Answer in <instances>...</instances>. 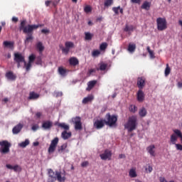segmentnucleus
<instances>
[{
	"label": "nucleus",
	"instance_id": "1",
	"mask_svg": "<svg viewBox=\"0 0 182 182\" xmlns=\"http://www.w3.org/2000/svg\"><path fill=\"white\" fill-rule=\"evenodd\" d=\"M42 25L38 24H28L26 26V20H23L19 26V30L23 31V33H26L27 36L26 37L25 43H29V41L33 40V31L35 29H38V28H41Z\"/></svg>",
	"mask_w": 182,
	"mask_h": 182
},
{
	"label": "nucleus",
	"instance_id": "2",
	"mask_svg": "<svg viewBox=\"0 0 182 182\" xmlns=\"http://www.w3.org/2000/svg\"><path fill=\"white\" fill-rule=\"evenodd\" d=\"M137 127V117L132 115L129 117L127 122L124 124V128L128 129L129 133H132L133 130H136Z\"/></svg>",
	"mask_w": 182,
	"mask_h": 182
},
{
	"label": "nucleus",
	"instance_id": "3",
	"mask_svg": "<svg viewBox=\"0 0 182 182\" xmlns=\"http://www.w3.org/2000/svg\"><path fill=\"white\" fill-rule=\"evenodd\" d=\"M104 122L107 126H109V127H116L117 123V116L114 114L111 115L110 113H107L105 115V119H104Z\"/></svg>",
	"mask_w": 182,
	"mask_h": 182
},
{
	"label": "nucleus",
	"instance_id": "4",
	"mask_svg": "<svg viewBox=\"0 0 182 182\" xmlns=\"http://www.w3.org/2000/svg\"><path fill=\"white\" fill-rule=\"evenodd\" d=\"M12 144L11 142L3 140L0 141V153L1 154H8L11 151Z\"/></svg>",
	"mask_w": 182,
	"mask_h": 182
},
{
	"label": "nucleus",
	"instance_id": "5",
	"mask_svg": "<svg viewBox=\"0 0 182 182\" xmlns=\"http://www.w3.org/2000/svg\"><path fill=\"white\" fill-rule=\"evenodd\" d=\"M14 60L16 63H17V68H21V63H24L26 65V60H25V56L22 55L21 53H14Z\"/></svg>",
	"mask_w": 182,
	"mask_h": 182
},
{
	"label": "nucleus",
	"instance_id": "6",
	"mask_svg": "<svg viewBox=\"0 0 182 182\" xmlns=\"http://www.w3.org/2000/svg\"><path fill=\"white\" fill-rule=\"evenodd\" d=\"M156 24L158 31H166L167 20H166V18L159 17L156 19Z\"/></svg>",
	"mask_w": 182,
	"mask_h": 182
},
{
	"label": "nucleus",
	"instance_id": "7",
	"mask_svg": "<svg viewBox=\"0 0 182 182\" xmlns=\"http://www.w3.org/2000/svg\"><path fill=\"white\" fill-rule=\"evenodd\" d=\"M65 47L60 46V48L61 49L63 53L68 55L69 52H70V49L75 48V43H73L72 41H67L65 43Z\"/></svg>",
	"mask_w": 182,
	"mask_h": 182
},
{
	"label": "nucleus",
	"instance_id": "8",
	"mask_svg": "<svg viewBox=\"0 0 182 182\" xmlns=\"http://www.w3.org/2000/svg\"><path fill=\"white\" fill-rule=\"evenodd\" d=\"M59 144V138L55 137L54 138L50 144V146L48 147V151L49 154H52L55 153V150H56V148L58 147V144Z\"/></svg>",
	"mask_w": 182,
	"mask_h": 182
},
{
	"label": "nucleus",
	"instance_id": "9",
	"mask_svg": "<svg viewBox=\"0 0 182 182\" xmlns=\"http://www.w3.org/2000/svg\"><path fill=\"white\" fill-rule=\"evenodd\" d=\"M35 59H36V55H35L34 54H31V55H29L28 63H26V64L24 65L26 72H29V70H31V68H32V63L35 62Z\"/></svg>",
	"mask_w": 182,
	"mask_h": 182
},
{
	"label": "nucleus",
	"instance_id": "10",
	"mask_svg": "<svg viewBox=\"0 0 182 182\" xmlns=\"http://www.w3.org/2000/svg\"><path fill=\"white\" fill-rule=\"evenodd\" d=\"M101 160H112V151L105 149L104 153L100 155Z\"/></svg>",
	"mask_w": 182,
	"mask_h": 182
},
{
	"label": "nucleus",
	"instance_id": "11",
	"mask_svg": "<svg viewBox=\"0 0 182 182\" xmlns=\"http://www.w3.org/2000/svg\"><path fill=\"white\" fill-rule=\"evenodd\" d=\"M105 119H97L95 120V122H94V127L95 129H97V130H100V129H103V127H105Z\"/></svg>",
	"mask_w": 182,
	"mask_h": 182
},
{
	"label": "nucleus",
	"instance_id": "12",
	"mask_svg": "<svg viewBox=\"0 0 182 182\" xmlns=\"http://www.w3.org/2000/svg\"><path fill=\"white\" fill-rule=\"evenodd\" d=\"M136 85L139 90H141L142 89H144V86H146V78L144 77H139L137 78Z\"/></svg>",
	"mask_w": 182,
	"mask_h": 182
},
{
	"label": "nucleus",
	"instance_id": "13",
	"mask_svg": "<svg viewBox=\"0 0 182 182\" xmlns=\"http://www.w3.org/2000/svg\"><path fill=\"white\" fill-rule=\"evenodd\" d=\"M48 178L47 182H55L56 181V172L53 171L52 169H48Z\"/></svg>",
	"mask_w": 182,
	"mask_h": 182
},
{
	"label": "nucleus",
	"instance_id": "14",
	"mask_svg": "<svg viewBox=\"0 0 182 182\" xmlns=\"http://www.w3.org/2000/svg\"><path fill=\"white\" fill-rule=\"evenodd\" d=\"M74 122H75V130H82V122L81 118L80 117H76L74 118Z\"/></svg>",
	"mask_w": 182,
	"mask_h": 182
},
{
	"label": "nucleus",
	"instance_id": "15",
	"mask_svg": "<svg viewBox=\"0 0 182 182\" xmlns=\"http://www.w3.org/2000/svg\"><path fill=\"white\" fill-rule=\"evenodd\" d=\"M53 127V122L49 120L44 121L41 125V127L44 130H50V129H52Z\"/></svg>",
	"mask_w": 182,
	"mask_h": 182
},
{
	"label": "nucleus",
	"instance_id": "16",
	"mask_svg": "<svg viewBox=\"0 0 182 182\" xmlns=\"http://www.w3.org/2000/svg\"><path fill=\"white\" fill-rule=\"evenodd\" d=\"M147 152L151 156V157H156V146L150 145L146 148Z\"/></svg>",
	"mask_w": 182,
	"mask_h": 182
},
{
	"label": "nucleus",
	"instance_id": "17",
	"mask_svg": "<svg viewBox=\"0 0 182 182\" xmlns=\"http://www.w3.org/2000/svg\"><path fill=\"white\" fill-rule=\"evenodd\" d=\"M56 180L59 182H65L66 181V177L64 176H62V172L55 171Z\"/></svg>",
	"mask_w": 182,
	"mask_h": 182
},
{
	"label": "nucleus",
	"instance_id": "18",
	"mask_svg": "<svg viewBox=\"0 0 182 182\" xmlns=\"http://www.w3.org/2000/svg\"><path fill=\"white\" fill-rule=\"evenodd\" d=\"M137 100L139 102L144 101V92L141 90H139L136 94Z\"/></svg>",
	"mask_w": 182,
	"mask_h": 182
},
{
	"label": "nucleus",
	"instance_id": "19",
	"mask_svg": "<svg viewBox=\"0 0 182 182\" xmlns=\"http://www.w3.org/2000/svg\"><path fill=\"white\" fill-rule=\"evenodd\" d=\"M6 168H9V170H14V171H21L22 168L18 165H15L13 166L11 164H6Z\"/></svg>",
	"mask_w": 182,
	"mask_h": 182
},
{
	"label": "nucleus",
	"instance_id": "20",
	"mask_svg": "<svg viewBox=\"0 0 182 182\" xmlns=\"http://www.w3.org/2000/svg\"><path fill=\"white\" fill-rule=\"evenodd\" d=\"M22 127H23V126L21 124H18L15 126L12 130L13 134H18V133H20L22 130Z\"/></svg>",
	"mask_w": 182,
	"mask_h": 182
},
{
	"label": "nucleus",
	"instance_id": "21",
	"mask_svg": "<svg viewBox=\"0 0 182 182\" xmlns=\"http://www.w3.org/2000/svg\"><path fill=\"white\" fill-rule=\"evenodd\" d=\"M6 77L9 80H16V75L14 74V72L12 71H9L6 73Z\"/></svg>",
	"mask_w": 182,
	"mask_h": 182
},
{
	"label": "nucleus",
	"instance_id": "22",
	"mask_svg": "<svg viewBox=\"0 0 182 182\" xmlns=\"http://www.w3.org/2000/svg\"><path fill=\"white\" fill-rule=\"evenodd\" d=\"M36 99H39V95L35 92H31L28 100H36Z\"/></svg>",
	"mask_w": 182,
	"mask_h": 182
},
{
	"label": "nucleus",
	"instance_id": "23",
	"mask_svg": "<svg viewBox=\"0 0 182 182\" xmlns=\"http://www.w3.org/2000/svg\"><path fill=\"white\" fill-rule=\"evenodd\" d=\"M61 137L63 140H68L72 137V132H68L67 131H63L61 134Z\"/></svg>",
	"mask_w": 182,
	"mask_h": 182
},
{
	"label": "nucleus",
	"instance_id": "24",
	"mask_svg": "<svg viewBox=\"0 0 182 182\" xmlns=\"http://www.w3.org/2000/svg\"><path fill=\"white\" fill-rule=\"evenodd\" d=\"M93 99H95V97L92 95H90L85 97L82 100V105H87V103L92 102L93 100Z\"/></svg>",
	"mask_w": 182,
	"mask_h": 182
},
{
	"label": "nucleus",
	"instance_id": "25",
	"mask_svg": "<svg viewBox=\"0 0 182 182\" xmlns=\"http://www.w3.org/2000/svg\"><path fill=\"white\" fill-rule=\"evenodd\" d=\"M36 48L38 50L39 53H42V52L45 50V46H43V44L41 41L36 43Z\"/></svg>",
	"mask_w": 182,
	"mask_h": 182
},
{
	"label": "nucleus",
	"instance_id": "26",
	"mask_svg": "<svg viewBox=\"0 0 182 182\" xmlns=\"http://www.w3.org/2000/svg\"><path fill=\"white\" fill-rule=\"evenodd\" d=\"M69 63L71 66H77V65H79V60L75 57L70 58L69 59Z\"/></svg>",
	"mask_w": 182,
	"mask_h": 182
},
{
	"label": "nucleus",
	"instance_id": "27",
	"mask_svg": "<svg viewBox=\"0 0 182 182\" xmlns=\"http://www.w3.org/2000/svg\"><path fill=\"white\" fill-rule=\"evenodd\" d=\"M150 6H151V2H149L147 1H144L141 5V9H145V11H149Z\"/></svg>",
	"mask_w": 182,
	"mask_h": 182
},
{
	"label": "nucleus",
	"instance_id": "28",
	"mask_svg": "<svg viewBox=\"0 0 182 182\" xmlns=\"http://www.w3.org/2000/svg\"><path fill=\"white\" fill-rule=\"evenodd\" d=\"M97 83V80H92L88 82L87 90H92L95 87V85Z\"/></svg>",
	"mask_w": 182,
	"mask_h": 182
},
{
	"label": "nucleus",
	"instance_id": "29",
	"mask_svg": "<svg viewBox=\"0 0 182 182\" xmlns=\"http://www.w3.org/2000/svg\"><path fill=\"white\" fill-rule=\"evenodd\" d=\"M68 149V144H63V145L58 146V153L62 154L63 151H65Z\"/></svg>",
	"mask_w": 182,
	"mask_h": 182
},
{
	"label": "nucleus",
	"instance_id": "30",
	"mask_svg": "<svg viewBox=\"0 0 182 182\" xmlns=\"http://www.w3.org/2000/svg\"><path fill=\"white\" fill-rule=\"evenodd\" d=\"M134 31V26L133 25L126 24L124 28V32H133Z\"/></svg>",
	"mask_w": 182,
	"mask_h": 182
},
{
	"label": "nucleus",
	"instance_id": "31",
	"mask_svg": "<svg viewBox=\"0 0 182 182\" xmlns=\"http://www.w3.org/2000/svg\"><path fill=\"white\" fill-rule=\"evenodd\" d=\"M129 176L131 177V178H135V177H137V173L136 172V168H132L129 170Z\"/></svg>",
	"mask_w": 182,
	"mask_h": 182
},
{
	"label": "nucleus",
	"instance_id": "32",
	"mask_svg": "<svg viewBox=\"0 0 182 182\" xmlns=\"http://www.w3.org/2000/svg\"><path fill=\"white\" fill-rule=\"evenodd\" d=\"M177 139H178V136H177V134H172L171 135L170 141L171 144H176V141H177Z\"/></svg>",
	"mask_w": 182,
	"mask_h": 182
},
{
	"label": "nucleus",
	"instance_id": "33",
	"mask_svg": "<svg viewBox=\"0 0 182 182\" xmlns=\"http://www.w3.org/2000/svg\"><path fill=\"white\" fill-rule=\"evenodd\" d=\"M139 114L140 117H146V116H147V109H146L144 107H142L141 109H139Z\"/></svg>",
	"mask_w": 182,
	"mask_h": 182
},
{
	"label": "nucleus",
	"instance_id": "34",
	"mask_svg": "<svg viewBox=\"0 0 182 182\" xmlns=\"http://www.w3.org/2000/svg\"><path fill=\"white\" fill-rule=\"evenodd\" d=\"M58 127L63 129L65 132H66V130H69V129H70L69 125L66 124V123H65V122L58 123Z\"/></svg>",
	"mask_w": 182,
	"mask_h": 182
},
{
	"label": "nucleus",
	"instance_id": "35",
	"mask_svg": "<svg viewBox=\"0 0 182 182\" xmlns=\"http://www.w3.org/2000/svg\"><path fill=\"white\" fill-rule=\"evenodd\" d=\"M3 45L5 48H9L10 49L14 48V43L11 41H4Z\"/></svg>",
	"mask_w": 182,
	"mask_h": 182
},
{
	"label": "nucleus",
	"instance_id": "36",
	"mask_svg": "<svg viewBox=\"0 0 182 182\" xmlns=\"http://www.w3.org/2000/svg\"><path fill=\"white\" fill-rule=\"evenodd\" d=\"M128 50H129V52H131V53H133V52H134V50H136V44L129 43L128 46Z\"/></svg>",
	"mask_w": 182,
	"mask_h": 182
},
{
	"label": "nucleus",
	"instance_id": "37",
	"mask_svg": "<svg viewBox=\"0 0 182 182\" xmlns=\"http://www.w3.org/2000/svg\"><path fill=\"white\" fill-rule=\"evenodd\" d=\"M146 50H147L148 53H149L151 59H154V58H156V56L154 55V52L153 50H151V49H150V46H148L146 48Z\"/></svg>",
	"mask_w": 182,
	"mask_h": 182
},
{
	"label": "nucleus",
	"instance_id": "38",
	"mask_svg": "<svg viewBox=\"0 0 182 182\" xmlns=\"http://www.w3.org/2000/svg\"><path fill=\"white\" fill-rule=\"evenodd\" d=\"M107 46H109V45L106 42L101 43L100 46V50H106V49H107Z\"/></svg>",
	"mask_w": 182,
	"mask_h": 182
},
{
	"label": "nucleus",
	"instance_id": "39",
	"mask_svg": "<svg viewBox=\"0 0 182 182\" xmlns=\"http://www.w3.org/2000/svg\"><path fill=\"white\" fill-rule=\"evenodd\" d=\"M105 69H107V64L102 63L100 64V68H97V70H105Z\"/></svg>",
	"mask_w": 182,
	"mask_h": 182
},
{
	"label": "nucleus",
	"instance_id": "40",
	"mask_svg": "<svg viewBox=\"0 0 182 182\" xmlns=\"http://www.w3.org/2000/svg\"><path fill=\"white\" fill-rule=\"evenodd\" d=\"M129 112H131V113H136L137 112V107H136V105H130L129 106Z\"/></svg>",
	"mask_w": 182,
	"mask_h": 182
},
{
	"label": "nucleus",
	"instance_id": "41",
	"mask_svg": "<svg viewBox=\"0 0 182 182\" xmlns=\"http://www.w3.org/2000/svg\"><path fill=\"white\" fill-rule=\"evenodd\" d=\"M58 73L61 75V76H65L66 75V69L59 67Z\"/></svg>",
	"mask_w": 182,
	"mask_h": 182
},
{
	"label": "nucleus",
	"instance_id": "42",
	"mask_svg": "<svg viewBox=\"0 0 182 182\" xmlns=\"http://www.w3.org/2000/svg\"><path fill=\"white\" fill-rule=\"evenodd\" d=\"M173 133L178 136V137H180L181 141H182V133L181 131L179 129H174Z\"/></svg>",
	"mask_w": 182,
	"mask_h": 182
},
{
	"label": "nucleus",
	"instance_id": "43",
	"mask_svg": "<svg viewBox=\"0 0 182 182\" xmlns=\"http://www.w3.org/2000/svg\"><path fill=\"white\" fill-rule=\"evenodd\" d=\"M28 144H29V140L26 139L25 141L20 143L19 146H20V147L25 148V147H26V146H28Z\"/></svg>",
	"mask_w": 182,
	"mask_h": 182
},
{
	"label": "nucleus",
	"instance_id": "44",
	"mask_svg": "<svg viewBox=\"0 0 182 182\" xmlns=\"http://www.w3.org/2000/svg\"><path fill=\"white\" fill-rule=\"evenodd\" d=\"M105 7L112 6L113 5V0H106L104 3Z\"/></svg>",
	"mask_w": 182,
	"mask_h": 182
},
{
	"label": "nucleus",
	"instance_id": "45",
	"mask_svg": "<svg viewBox=\"0 0 182 182\" xmlns=\"http://www.w3.org/2000/svg\"><path fill=\"white\" fill-rule=\"evenodd\" d=\"M171 72V68L168 66V64H166V68L165 69V76H168Z\"/></svg>",
	"mask_w": 182,
	"mask_h": 182
},
{
	"label": "nucleus",
	"instance_id": "46",
	"mask_svg": "<svg viewBox=\"0 0 182 182\" xmlns=\"http://www.w3.org/2000/svg\"><path fill=\"white\" fill-rule=\"evenodd\" d=\"M36 65L42 66V58L41 56L36 58Z\"/></svg>",
	"mask_w": 182,
	"mask_h": 182
},
{
	"label": "nucleus",
	"instance_id": "47",
	"mask_svg": "<svg viewBox=\"0 0 182 182\" xmlns=\"http://www.w3.org/2000/svg\"><path fill=\"white\" fill-rule=\"evenodd\" d=\"M92 38H93V35L90 33H85V40L86 41H92Z\"/></svg>",
	"mask_w": 182,
	"mask_h": 182
},
{
	"label": "nucleus",
	"instance_id": "48",
	"mask_svg": "<svg viewBox=\"0 0 182 182\" xmlns=\"http://www.w3.org/2000/svg\"><path fill=\"white\" fill-rule=\"evenodd\" d=\"M92 55L94 58H96V56H99V55H100V51L99 50H93Z\"/></svg>",
	"mask_w": 182,
	"mask_h": 182
},
{
	"label": "nucleus",
	"instance_id": "49",
	"mask_svg": "<svg viewBox=\"0 0 182 182\" xmlns=\"http://www.w3.org/2000/svg\"><path fill=\"white\" fill-rule=\"evenodd\" d=\"M59 2H60V0H54L51 2L53 8H56L58 5H59Z\"/></svg>",
	"mask_w": 182,
	"mask_h": 182
},
{
	"label": "nucleus",
	"instance_id": "50",
	"mask_svg": "<svg viewBox=\"0 0 182 182\" xmlns=\"http://www.w3.org/2000/svg\"><path fill=\"white\" fill-rule=\"evenodd\" d=\"M84 11L86 14H89V12H92V7L90 6H87L84 8Z\"/></svg>",
	"mask_w": 182,
	"mask_h": 182
},
{
	"label": "nucleus",
	"instance_id": "51",
	"mask_svg": "<svg viewBox=\"0 0 182 182\" xmlns=\"http://www.w3.org/2000/svg\"><path fill=\"white\" fill-rule=\"evenodd\" d=\"M119 9H120V6H119L117 7H113L112 8V11H113V12H114L115 15H119Z\"/></svg>",
	"mask_w": 182,
	"mask_h": 182
},
{
	"label": "nucleus",
	"instance_id": "52",
	"mask_svg": "<svg viewBox=\"0 0 182 182\" xmlns=\"http://www.w3.org/2000/svg\"><path fill=\"white\" fill-rule=\"evenodd\" d=\"M96 70H97V69H90L89 70V71L87 72V76H90L92 75V73H96Z\"/></svg>",
	"mask_w": 182,
	"mask_h": 182
},
{
	"label": "nucleus",
	"instance_id": "53",
	"mask_svg": "<svg viewBox=\"0 0 182 182\" xmlns=\"http://www.w3.org/2000/svg\"><path fill=\"white\" fill-rule=\"evenodd\" d=\"M146 173H151L153 171V167L151 166H148L147 168H145Z\"/></svg>",
	"mask_w": 182,
	"mask_h": 182
},
{
	"label": "nucleus",
	"instance_id": "54",
	"mask_svg": "<svg viewBox=\"0 0 182 182\" xmlns=\"http://www.w3.org/2000/svg\"><path fill=\"white\" fill-rule=\"evenodd\" d=\"M176 147V150H180V151H182V145L180 144H175Z\"/></svg>",
	"mask_w": 182,
	"mask_h": 182
},
{
	"label": "nucleus",
	"instance_id": "55",
	"mask_svg": "<svg viewBox=\"0 0 182 182\" xmlns=\"http://www.w3.org/2000/svg\"><path fill=\"white\" fill-rule=\"evenodd\" d=\"M87 166H89V161H83L81 164L82 167H87Z\"/></svg>",
	"mask_w": 182,
	"mask_h": 182
},
{
	"label": "nucleus",
	"instance_id": "56",
	"mask_svg": "<svg viewBox=\"0 0 182 182\" xmlns=\"http://www.w3.org/2000/svg\"><path fill=\"white\" fill-rule=\"evenodd\" d=\"M31 129H32V130H33V132H36V130H38V129H39V125H38V124L33 125Z\"/></svg>",
	"mask_w": 182,
	"mask_h": 182
},
{
	"label": "nucleus",
	"instance_id": "57",
	"mask_svg": "<svg viewBox=\"0 0 182 182\" xmlns=\"http://www.w3.org/2000/svg\"><path fill=\"white\" fill-rule=\"evenodd\" d=\"M36 119H41V117H42V112H36Z\"/></svg>",
	"mask_w": 182,
	"mask_h": 182
},
{
	"label": "nucleus",
	"instance_id": "58",
	"mask_svg": "<svg viewBox=\"0 0 182 182\" xmlns=\"http://www.w3.org/2000/svg\"><path fill=\"white\" fill-rule=\"evenodd\" d=\"M131 2L132 4H138L139 5H140V3L141 2V0H131Z\"/></svg>",
	"mask_w": 182,
	"mask_h": 182
},
{
	"label": "nucleus",
	"instance_id": "59",
	"mask_svg": "<svg viewBox=\"0 0 182 182\" xmlns=\"http://www.w3.org/2000/svg\"><path fill=\"white\" fill-rule=\"evenodd\" d=\"M50 4H52V1H50V0H47L45 2L46 6H50Z\"/></svg>",
	"mask_w": 182,
	"mask_h": 182
},
{
	"label": "nucleus",
	"instance_id": "60",
	"mask_svg": "<svg viewBox=\"0 0 182 182\" xmlns=\"http://www.w3.org/2000/svg\"><path fill=\"white\" fill-rule=\"evenodd\" d=\"M42 33H49V30L48 29H42L41 30Z\"/></svg>",
	"mask_w": 182,
	"mask_h": 182
},
{
	"label": "nucleus",
	"instance_id": "61",
	"mask_svg": "<svg viewBox=\"0 0 182 182\" xmlns=\"http://www.w3.org/2000/svg\"><path fill=\"white\" fill-rule=\"evenodd\" d=\"M119 159H126V155L121 154L119 155Z\"/></svg>",
	"mask_w": 182,
	"mask_h": 182
},
{
	"label": "nucleus",
	"instance_id": "62",
	"mask_svg": "<svg viewBox=\"0 0 182 182\" xmlns=\"http://www.w3.org/2000/svg\"><path fill=\"white\" fill-rule=\"evenodd\" d=\"M18 21H19V19L18 18V17H13V18H12V21H13V22H18Z\"/></svg>",
	"mask_w": 182,
	"mask_h": 182
},
{
	"label": "nucleus",
	"instance_id": "63",
	"mask_svg": "<svg viewBox=\"0 0 182 182\" xmlns=\"http://www.w3.org/2000/svg\"><path fill=\"white\" fill-rule=\"evenodd\" d=\"M160 182H167V181L164 178H160Z\"/></svg>",
	"mask_w": 182,
	"mask_h": 182
},
{
	"label": "nucleus",
	"instance_id": "64",
	"mask_svg": "<svg viewBox=\"0 0 182 182\" xmlns=\"http://www.w3.org/2000/svg\"><path fill=\"white\" fill-rule=\"evenodd\" d=\"M178 87H182V82H178Z\"/></svg>",
	"mask_w": 182,
	"mask_h": 182
}]
</instances>
